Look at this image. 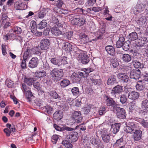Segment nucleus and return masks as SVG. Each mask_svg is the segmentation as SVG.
<instances>
[{
	"instance_id": "nucleus-1",
	"label": "nucleus",
	"mask_w": 148,
	"mask_h": 148,
	"mask_svg": "<svg viewBox=\"0 0 148 148\" xmlns=\"http://www.w3.org/2000/svg\"><path fill=\"white\" fill-rule=\"evenodd\" d=\"M66 25L64 22L56 25L51 29L52 34L55 36H58L65 34Z\"/></svg>"
},
{
	"instance_id": "nucleus-2",
	"label": "nucleus",
	"mask_w": 148,
	"mask_h": 148,
	"mask_svg": "<svg viewBox=\"0 0 148 148\" xmlns=\"http://www.w3.org/2000/svg\"><path fill=\"white\" fill-rule=\"evenodd\" d=\"M52 79L56 82L60 80L63 76V72L62 70L54 68L50 73Z\"/></svg>"
},
{
	"instance_id": "nucleus-3",
	"label": "nucleus",
	"mask_w": 148,
	"mask_h": 148,
	"mask_svg": "<svg viewBox=\"0 0 148 148\" xmlns=\"http://www.w3.org/2000/svg\"><path fill=\"white\" fill-rule=\"evenodd\" d=\"M142 109H140L138 112L141 115H145L148 112V100L145 99H143L141 103Z\"/></svg>"
},
{
	"instance_id": "nucleus-4",
	"label": "nucleus",
	"mask_w": 148,
	"mask_h": 148,
	"mask_svg": "<svg viewBox=\"0 0 148 148\" xmlns=\"http://www.w3.org/2000/svg\"><path fill=\"white\" fill-rule=\"evenodd\" d=\"M81 52L83 51H81ZM77 58L79 61L84 64H87L89 61V58L86 53L85 52L80 53L78 56Z\"/></svg>"
},
{
	"instance_id": "nucleus-5",
	"label": "nucleus",
	"mask_w": 148,
	"mask_h": 148,
	"mask_svg": "<svg viewBox=\"0 0 148 148\" xmlns=\"http://www.w3.org/2000/svg\"><path fill=\"white\" fill-rule=\"evenodd\" d=\"M118 117L120 119H124L125 118L126 113L125 110L122 108L117 106L114 109Z\"/></svg>"
},
{
	"instance_id": "nucleus-6",
	"label": "nucleus",
	"mask_w": 148,
	"mask_h": 148,
	"mask_svg": "<svg viewBox=\"0 0 148 148\" xmlns=\"http://www.w3.org/2000/svg\"><path fill=\"white\" fill-rule=\"evenodd\" d=\"M145 6V4H143L140 1H138L135 7L133 9L134 14L141 12L144 10Z\"/></svg>"
},
{
	"instance_id": "nucleus-7",
	"label": "nucleus",
	"mask_w": 148,
	"mask_h": 148,
	"mask_svg": "<svg viewBox=\"0 0 148 148\" xmlns=\"http://www.w3.org/2000/svg\"><path fill=\"white\" fill-rule=\"evenodd\" d=\"M71 118L76 123H80L82 121V117L80 112L79 111H74Z\"/></svg>"
},
{
	"instance_id": "nucleus-8",
	"label": "nucleus",
	"mask_w": 148,
	"mask_h": 148,
	"mask_svg": "<svg viewBox=\"0 0 148 148\" xmlns=\"http://www.w3.org/2000/svg\"><path fill=\"white\" fill-rule=\"evenodd\" d=\"M122 90V86L118 85L114 87L111 92V94L113 97L116 98V95L119 94Z\"/></svg>"
},
{
	"instance_id": "nucleus-9",
	"label": "nucleus",
	"mask_w": 148,
	"mask_h": 148,
	"mask_svg": "<svg viewBox=\"0 0 148 148\" xmlns=\"http://www.w3.org/2000/svg\"><path fill=\"white\" fill-rule=\"evenodd\" d=\"M49 40L47 39H45L41 40L40 46L41 49L46 50L49 48Z\"/></svg>"
},
{
	"instance_id": "nucleus-10",
	"label": "nucleus",
	"mask_w": 148,
	"mask_h": 148,
	"mask_svg": "<svg viewBox=\"0 0 148 148\" xmlns=\"http://www.w3.org/2000/svg\"><path fill=\"white\" fill-rule=\"evenodd\" d=\"M141 73L139 70L132 71L130 74V77L131 78L138 80L140 77Z\"/></svg>"
},
{
	"instance_id": "nucleus-11",
	"label": "nucleus",
	"mask_w": 148,
	"mask_h": 148,
	"mask_svg": "<svg viewBox=\"0 0 148 148\" xmlns=\"http://www.w3.org/2000/svg\"><path fill=\"white\" fill-rule=\"evenodd\" d=\"M38 63V60L36 57H34L30 60L28 63V66L31 68H34L36 67Z\"/></svg>"
},
{
	"instance_id": "nucleus-12",
	"label": "nucleus",
	"mask_w": 148,
	"mask_h": 148,
	"mask_svg": "<svg viewBox=\"0 0 148 148\" xmlns=\"http://www.w3.org/2000/svg\"><path fill=\"white\" fill-rule=\"evenodd\" d=\"M140 95V94L139 92L133 91L129 93L128 97L129 99L134 100L138 99Z\"/></svg>"
},
{
	"instance_id": "nucleus-13",
	"label": "nucleus",
	"mask_w": 148,
	"mask_h": 148,
	"mask_svg": "<svg viewBox=\"0 0 148 148\" xmlns=\"http://www.w3.org/2000/svg\"><path fill=\"white\" fill-rule=\"evenodd\" d=\"M148 42L147 38L145 37H143L138 39L136 43L137 45L142 47L147 44Z\"/></svg>"
},
{
	"instance_id": "nucleus-14",
	"label": "nucleus",
	"mask_w": 148,
	"mask_h": 148,
	"mask_svg": "<svg viewBox=\"0 0 148 148\" xmlns=\"http://www.w3.org/2000/svg\"><path fill=\"white\" fill-rule=\"evenodd\" d=\"M106 104L108 106H112L114 109L117 106L115 102L112 99L110 98L108 96H106Z\"/></svg>"
},
{
	"instance_id": "nucleus-15",
	"label": "nucleus",
	"mask_w": 148,
	"mask_h": 148,
	"mask_svg": "<svg viewBox=\"0 0 148 148\" xmlns=\"http://www.w3.org/2000/svg\"><path fill=\"white\" fill-rule=\"evenodd\" d=\"M78 134L77 132H74L71 134L67 135L66 138L72 142H75L78 139Z\"/></svg>"
},
{
	"instance_id": "nucleus-16",
	"label": "nucleus",
	"mask_w": 148,
	"mask_h": 148,
	"mask_svg": "<svg viewBox=\"0 0 148 148\" xmlns=\"http://www.w3.org/2000/svg\"><path fill=\"white\" fill-rule=\"evenodd\" d=\"M121 126L119 123H116L112 125L111 131L114 134H116L119 131Z\"/></svg>"
},
{
	"instance_id": "nucleus-17",
	"label": "nucleus",
	"mask_w": 148,
	"mask_h": 148,
	"mask_svg": "<svg viewBox=\"0 0 148 148\" xmlns=\"http://www.w3.org/2000/svg\"><path fill=\"white\" fill-rule=\"evenodd\" d=\"M118 78L122 81L123 82L127 83L129 79V77L127 75L124 73H119L118 74Z\"/></svg>"
},
{
	"instance_id": "nucleus-18",
	"label": "nucleus",
	"mask_w": 148,
	"mask_h": 148,
	"mask_svg": "<svg viewBox=\"0 0 148 148\" xmlns=\"http://www.w3.org/2000/svg\"><path fill=\"white\" fill-rule=\"evenodd\" d=\"M63 114L62 111H56L53 114V118L56 120H61L63 117Z\"/></svg>"
},
{
	"instance_id": "nucleus-19",
	"label": "nucleus",
	"mask_w": 148,
	"mask_h": 148,
	"mask_svg": "<svg viewBox=\"0 0 148 148\" xmlns=\"http://www.w3.org/2000/svg\"><path fill=\"white\" fill-rule=\"evenodd\" d=\"M116 82V77L115 75L110 76L108 78L107 81L108 85L112 86Z\"/></svg>"
},
{
	"instance_id": "nucleus-20",
	"label": "nucleus",
	"mask_w": 148,
	"mask_h": 148,
	"mask_svg": "<svg viewBox=\"0 0 148 148\" xmlns=\"http://www.w3.org/2000/svg\"><path fill=\"white\" fill-rule=\"evenodd\" d=\"M135 131L134 134V139L135 141H138L141 138L142 132L140 130Z\"/></svg>"
},
{
	"instance_id": "nucleus-21",
	"label": "nucleus",
	"mask_w": 148,
	"mask_h": 148,
	"mask_svg": "<svg viewBox=\"0 0 148 148\" xmlns=\"http://www.w3.org/2000/svg\"><path fill=\"white\" fill-rule=\"evenodd\" d=\"M46 72L43 70H40L36 72L34 74V76L40 78L46 76Z\"/></svg>"
},
{
	"instance_id": "nucleus-22",
	"label": "nucleus",
	"mask_w": 148,
	"mask_h": 148,
	"mask_svg": "<svg viewBox=\"0 0 148 148\" xmlns=\"http://www.w3.org/2000/svg\"><path fill=\"white\" fill-rule=\"evenodd\" d=\"M31 54L30 50L29 49H27L24 53L23 56V59L26 60V61L28 60L32 56Z\"/></svg>"
},
{
	"instance_id": "nucleus-23",
	"label": "nucleus",
	"mask_w": 148,
	"mask_h": 148,
	"mask_svg": "<svg viewBox=\"0 0 148 148\" xmlns=\"http://www.w3.org/2000/svg\"><path fill=\"white\" fill-rule=\"evenodd\" d=\"M105 49L107 53L112 56L114 55V49L111 45H108L106 46Z\"/></svg>"
},
{
	"instance_id": "nucleus-24",
	"label": "nucleus",
	"mask_w": 148,
	"mask_h": 148,
	"mask_svg": "<svg viewBox=\"0 0 148 148\" xmlns=\"http://www.w3.org/2000/svg\"><path fill=\"white\" fill-rule=\"evenodd\" d=\"M62 49L66 51H71L72 50V48L71 44L68 42L63 43V45L62 47Z\"/></svg>"
},
{
	"instance_id": "nucleus-25",
	"label": "nucleus",
	"mask_w": 148,
	"mask_h": 148,
	"mask_svg": "<svg viewBox=\"0 0 148 148\" xmlns=\"http://www.w3.org/2000/svg\"><path fill=\"white\" fill-rule=\"evenodd\" d=\"M128 38L130 40H135L138 39L137 34L135 32H132L129 34Z\"/></svg>"
},
{
	"instance_id": "nucleus-26",
	"label": "nucleus",
	"mask_w": 148,
	"mask_h": 148,
	"mask_svg": "<svg viewBox=\"0 0 148 148\" xmlns=\"http://www.w3.org/2000/svg\"><path fill=\"white\" fill-rule=\"evenodd\" d=\"M146 20V18L145 16H143L138 18L137 22L139 25H143L145 24Z\"/></svg>"
},
{
	"instance_id": "nucleus-27",
	"label": "nucleus",
	"mask_w": 148,
	"mask_h": 148,
	"mask_svg": "<svg viewBox=\"0 0 148 148\" xmlns=\"http://www.w3.org/2000/svg\"><path fill=\"white\" fill-rule=\"evenodd\" d=\"M122 59L123 61L126 62H129L132 59L131 56L128 54H124L123 55Z\"/></svg>"
},
{
	"instance_id": "nucleus-28",
	"label": "nucleus",
	"mask_w": 148,
	"mask_h": 148,
	"mask_svg": "<svg viewBox=\"0 0 148 148\" xmlns=\"http://www.w3.org/2000/svg\"><path fill=\"white\" fill-rule=\"evenodd\" d=\"M134 67L136 68H142L143 67V64H141L140 62L136 60H133L132 61Z\"/></svg>"
},
{
	"instance_id": "nucleus-29",
	"label": "nucleus",
	"mask_w": 148,
	"mask_h": 148,
	"mask_svg": "<svg viewBox=\"0 0 148 148\" xmlns=\"http://www.w3.org/2000/svg\"><path fill=\"white\" fill-rule=\"evenodd\" d=\"M79 37L81 39V41H84V43H87L88 41V36L85 34L81 33L79 34Z\"/></svg>"
},
{
	"instance_id": "nucleus-30",
	"label": "nucleus",
	"mask_w": 148,
	"mask_h": 148,
	"mask_svg": "<svg viewBox=\"0 0 148 148\" xmlns=\"http://www.w3.org/2000/svg\"><path fill=\"white\" fill-rule=\"evenodd\" d=\"M70 84V82L69 80L67 79H64L61 81L60 85L62 87L64 88L69 85Z\"/></svg>"
},
{
	"instance_id": "nucleus-31",
	"label": "nucleus",
	"mask_w": 148,
	"mask_h": 148,
	"mask_svg": "<svg viewBox=\"0 0 148 148\" xmlns=\"http://www.w3.org/2000/svg\"><path fill=\"white\" fill-rule=\"evenodd\" d=\"M31 31L33 34L36 31L37 27L36 23L34 21H32L31 23Z\"/></svg>"
},
{
	"instance_id": "nucleus-32",
	"label": "nucleus",
	"mask_w": 148,
	"mask_h": 148,
	"mask_svg": "<svg viewBox=\"0 0 148 148\" xmlns=\"http://www.w3.org/2000/svg\"><path fill=\"white\" fill-rule=\"evenodd\" d=\"M130 41L129 40L126 41L123 44L122 46L123 49L125 51H127L130 49Z\"/></svg>"
},
{
	"instance_id": "nucleus-33",
	"label": "nucleus",
	"mask_w": 148,
	"mask_h": 148,
	"mask_svg": "<svg viewBox=\"0 0 148 148\" xmlns=\"http://www.w3.org/2000/svg\"><path fill=\"white\" fill-rule=\"evenodd\" d=\"M110 135L109 134H105L102 135V138L103 141L105 143H108L110 140Z\"/></svg>"
},
{
	"instance_id": "nucleus-34",
	"label": "nucleus",
	"mask_w": 148,
	"mask_h": 148,
	"mask_svg": "<svg viewBox=\"0 0 148 148\" xmlns=\"http://www.w3.org/2000/svg\"><path fill=\"white\" fill-rule=\"evenodd\" d=\"M47 25V22L46 21L42 20L38 25L37 27L40 29H42L45 27Z\"/></svg>"
},
{
	"instance_id": "nucleus-35",
	"label": "nucleus",
	"mask_w": 148,
	"mask_h": 148,
	"mask_svg": "<svg viewBox=\"0 0 148 148\" xmlns=\"http://www.w3.org/2000/svg\"><path fill=\"white\" fill-rule=\"evenodd\" d=\"M138 107L136 103L134 102H131L129 104V108L131 110L133 111L134 110H136L138 109Z\"/></svg>"
},
{
	"instance_id": "nucleus-36",
	"label": "nucleus",
	"mask_w": 148,
	"mask_h": 148,
	"mask_svg": "<svg viewBox=\"0 0 148 148\" xmlns=\"http://www.w3.org/2000/svg\"><path fill=\"white\" fill-rule=\"evenodd\" d=\"M24 82L27 85L30 86L33 83L34 80L33 79L30 78H25L24 79Z\"/></svg>"
},
{
	"instance_id": "nucleus-37",
	"label": "nucleus",
	"mask_w": 148,
	"mask_h": 148,
	"mask_svg": "<svg viewBox=\"0 0 148 148\" xmlns=\"http://www.w3.org/2000/svg\"><path fill=\"white\" fill-rule=\"evenodd\" d=\"M143 84L141 81L138 82L136 87V89L138 90H141L143 89Z\"/></svg>"
},
{
	"instance_id": "nucleus-38",
	"label": "nucleus",
	"mask_w": 148,
	"mask_h": 148,
	"mask_svg": "<svg viewBox=\"0 0 148 148\" xmlns=\"http://www.w3.org/2000/svg\"><path fill=\"white\" fill-rule=\"evenodd\" d=\"M111 63L114 68L117 67L119 65V62L116 58L112 59L111 60Z\"/></svg>"
},
{
	"instance_id": "nucleus-39",
	"label": "nucleus",
	"mask_w": 148,
	"mask_h": 148,
	"mask_svg": "<svg viewBox=\"0 0 148 148\" xmlns=\"http://www.w3.org/2000/svg\"><path fill=\"white\" fill-rule=\"evenodd\" d=\"M50 95L53 99H60V97L56 91H52L50 93Z\"/></svg>"
},
{
	"instance_id": "nucleus-40",
	"label": "nucleus",
	"mask_w": 148,
	"mask_h": 148,
	"mask_svg": "<svg viewBox=\"0 0 148 148\" xmlns=\"http://www.w3.org/2000/svg\"><path fill=\"white\" fill-rule=\"evenodd\" d=\"M29 49L30 50V51L32 53H33L34 54H38L40 53V49L37 47Z\"/></svg>"
},
{
	"instance_id": "nucleus-41",
	"label": "nucleus",
	"mask_w": 148,
	"mask_h": 148,
	"mask_svg": "<svg viewBox=\"0 0 148 148\" xmlns=\"http://www.w3.org/2000/svg\"><path fill=\"white\" fill-rule=\"evenodd\" d=\"M62 143L66 148H72L73 147L72 145L67 140L63 141Z\"/></svg>"
},
{
	"instance_id": "nucleus-42",
	"label": "nucleus",
	"mask_w": 148,
	"mask_h": 148,
	"mask_svg": "<svg viewBox=\"0 0 148 148\" xmlns=\"http://www.w3.org/2000/svg\"><path fill=\"white\" fill-rule=\"evenodd\" d=\"M50 61L51 62L54 64L58 65L60 64V60L57 58H51Z\"/></svg>"
},
{
	"instance_id": "nucleus-43",
	"label": "nucleus",
	"mask_w": 148,
	"mask_h": 148,
	"mask_svg": "<svg viewBox=\"0 0 148 148\" xmlns=\"http://www.w3.org/2000/svg\"><path fill=\"white\" fill-rule=\"evenodd\" d=\"M126 124L134 130H136V125L134 122L126 123Z\"/></svg>"
},
{
	"instance_id": "nucleus-44",
	"label": "nucleus",
	"mask_w": 148,
	"mask_h": 148,
	"mask_svg": "<svg viewBox=\"0 0 148 148\" xmlns=\"http://www.w3.org/2000/svg\"><path fill=\"white\" fill-rule=\"evenodd\" d=\"M9 19L10 18L6 14H4L2 15L1 20L3 23H5V22L9 21Z\"/></svg>"
},
{
	"instance_id": "nucleus-45",
	"label": "nucleus",
	"mask_w": 148,
	"mask_h": 148,
	"mask_svg": "<svg viewBox=\"0 0 148 148\" xmlns=\"http://www.w3.org/2000/svg\"><path fill=\"white\" fill-rule=\"evenodd\" d=\"M90 143L93 145L97 146L100 143V141L99 140H96L94 138H92L90 140Z\"/></svg>"
},
{
	"instance_id": "nucleus-46",
	"label": "nucleus",
	"mask_w": 148,
	"mask_h": 148,
	"mask_svg": "<svg viewBox=\"0 0 148 148\" xmlns=\"http://www.w3.org/2000/svg\"><path fill=\"white\" fill-rule=\"evenodd\" d=\"M48 12V11L47 10H42L39 12L38 14V16L40 18H42L44 17L46 15V13Z\"/></svg>"
},
{
	"instance_id": "nucleus-47",
	"label": "nucleus",
	"mask_w": 148,
	"mask_h": 148,
	"mask_svg": "<svg viewBox=\"0 0 148 148\" xmlns=\"http://www.w3.org/2000/svg\"><path fill=\"white\" fill-rule=\"evenodd\" d=\"M26 95L27 99H28V101L30 102L31 101V97L33 96L32 92L29 90L26 91Z\"/></svg>"
},
{
	"instance_id": "nucleus-48",
	"label": "nucleus",
	"mask_w": 148,
	"mask_h": 148,
	"mask_svg": "<svg viewBox=\"0 0 148 148\" xmlns=\"http://www.w3.org/2000/svg\"><path fill=\"white\" fill-rule=\"evenodd\" d=\"M71 92L74 95H78L79 93L78 88L77 87H75L73 88Z\"/></svg>"
},
{
	"instance_id": "nucleus-49",
	"label": "nucleus",
	"mask_w": 148,
	"mask_h": 148,
	"mask_svg": "<svg viewBox=\"0 0 148 148\" xmlns=\"http://www.w3.org/2000/svg\"><path fill=\"white\" fill-rule=\"evenodd\" d=\"M24 5V4L21 2H16L15 4V6L17 10H22L23 9L22 6Z\"/></svg>"
},
{
	"instance_id": "nucleus-50",
	"label": "nucleus",
	"mask_w": 148,
	"mask_h": 148,
	"mask_svg": "<svg viewBox=\"0 0 148 148\" xmlns=\"http://www.w3.org/2000/svg\"><path fill=\"white\" fill-rule=\"evenodd\" d=\"M91 82L95 85H99L101 84V80L100 79H90Z\"/></svg>"
},
{
	"instance_id": "nucleus-51",
	"label": "nucleus",
	"mask_w": 148,
	"mask_h": 148,
	"mask_svg": "<svg viewBox=\"0 0 148 148\" xmlns=\"http://www.w3.org/2000/svg\"><path fill=\"white\" fill-rule=\"evenodd\" d=\"M78 22V23L77 25L78 26H81L84 25L85 23V19L84 18L81 17L79 19Z\"/></svg>"
},
{
	"instance_id": "nucleus-52",
	"label": "nucleus",
	"mask_w": 148,
	"mask_h": 148,
	"mask_svg": "<svg viewBox=\"0 0 148 148\" xmlns=\"http://www.w3.org/2000/svg\"><path fill=\"white\" fill-rule=\"evenodd\" d=\"M22 32V30L20 27H14L13 32L16 34H20Z\"/></svg>"
},
{
	"instance_id": "nucleus-53",
	"label": "nucleus",
	"mask_w": 148,
	"mask_h": 148,
	"mask_svg": "<svg viewBox=\"0 0 148 148\" xmlns=\"http://www.w3.org/2000/svg\"><path fill=\"white\" fill-rule=\"evenodd\" d=\"M123 139L121 138L120 139L117 140L116 142L114 143V145L115 146H119V145H122L123 143Z\"/></svg>"
},
{
	"instance_id": "nucleus-54",
	"label": "nucleus",
	"mask_w": 148,
	"mask_h": 148,
	"mask_svg": "<svg viewBox=\"0 0 148 148\" xmlns=\"http://www.w3.org/2000/svg\"><path fill=\"white\" fill-rule=\"evenodd\" d=\"M126 126H125L124 128V131L128 133H131L132 131H134L133 129H132L131 128L129 127L126 124Z\"/></svg>"
},
{
	"instance_id": "nucleus-55",
	"label": "nucleus",
	"mask_w": 148,
	"mask_h": 148,
	"mask_svg": "<svg viewBox=\"0 0 148 148\" xmlns=\"http://www.w3.org/2000/svg\"><path fill=\"white\" fill-rule=\"evenodd\" d=\"M60 64L64 65L68 63L67 61V58L66 57H64L61 59H60Z\"/></svg>"
},
{
	"instance_id": "nucleus-56",
	"label": "nucleus",
	"mask_w": 148,
	"mask_h": 148,
	"mask_svg": "<svg viewBox=\"0 0 148 148\" xmlns=\"http://www.w3.org/2000/svg\"><path fill=\"white\" fill-rule=\"evenodd\" d=\"M91 8V11H93L95 12H99L100 11H101L102 9L100 7H94Z\"/></svg>"
},
{
	"instance_id": "nucleus-57",
	"label": "nucleus",
	"mask_w": 148,
	"mask_h": 148,
	"mask_svg": "<svg viewBox=\"0 0 148 148\" xmlns=\"http://www.w3.org/2000/svg\"><path fill=\"white\" fill-rule=\"evenodd\" d=\"M140 122L144 127H148V122L147 121L142 119L141 120V121H140Z\"/></svg>"
},
{
	"instance_id": "nucleus-58",
	"label": "nucleus",
	"mask_w": 148,
	"mask_h": 148,
	"mask_svg": "<svg viewBox=\"0 0 148 148\" xmlns=\"http://www.w3.org/2000/svg\"><path fill=\"white\" fill-rule=\"evenodd\" d=\"M83 71L85 74H86L87 75L90 73L93 70L90 68H87L84 69Z\"/></svg>"
},
{
	"instance_id": "nucleus-59",
	"label": "nucleus",
	"mask_w": 148,
	"mask_h": 148,
	"mask_svg": "<svg viewBox=\"0 0 148 148\" xmlns=\"http://www.w3.org/2000/svg\"><path fill=\"white\" fill-rule=\"evenodd\" d=\"M127 101L126 96L125 95H122L120 97V101L122 103H124Z\"/></svg>"
},
{
	"instance_id": "nucleus-60",
	"label": "nucleus",
	"mask_w": 148,
	"mask_h": 148,
	"mask_svg": "<svg viewBox=\"0 0 148 148\" xmlns=\"http://www.w3.org/2000/svg\"><path fill=\"white\" fill-rule=\"evenodd\" d=\"M106 112V108L104 107H101L100 108L99 111V114L100 115H102Z\"/></svg>"
},
{
	"instance_id": "nucleus-61",
	"label": "nucleus",
	"mask_w": 148,
	"mask_h": 148,
	"mask_svg": "<svg viewBox=\"0 0 148 148\" xmlns=\"http://www.w3.org/2000/svg\"><path fill=\"white\" fill-rule=\"evenodd\" d=\"M58 135H53L52 137L51 140L53 142H54L55 143L56 141L58 140Z\"/></svg>"
},
{
	"instance_id": "nucleus-62",
	"label": "nucleus",
	"mask_w": 148,
	"mask_h": 148,
	"mask_svg": "<svg viewBox=\"0 0 148 148\" xmlns=\"http://www.w3.org/2000/svg\"><path fill=\"white\" fill-rule=\"evenodd\" d=\"M22 89L23 91L25 92H26L29 90V87H27L26 85L24 83L22 84Z\"/></svg>"
},
{
	"instance_id": "nucleus-63",
	"label": "nucleus",
	"mask_w": 148,
	"mask_h": 148,
	"mask_svg": "<svg viewBox=\"0 0 148 148\" xmlns=\"http://www.w3.org/2000/svg\"><path fill=\"white\" fill-rule=\"evenodd\" d=\"M82 13L84 14H86L87 13H91V8H88L86 10L82 9Z\"/></svg>"
},
{
	"instance_id": "nucleus-64",
	"label": "nucleus",
	"mask_w": 148,
	"mask_h": 148,
	"mask_svg": "<svg viewBox=\"0 0 148 148\" xmlns=\"http://www.w3.org/2000/svg\"><path fill=\"white\" fill-rule=\"evenodd\" d=\"M2 51V54L3 55H5L7 53L6 51V48L5 45H4L3 44L1 45Z\"/></svg>"
}]
</instances>
